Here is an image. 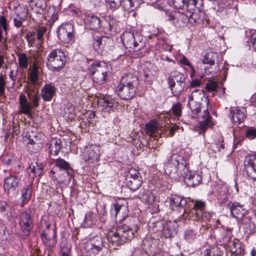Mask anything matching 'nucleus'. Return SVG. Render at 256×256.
<instances>
[{
	"mask_svg": "<svg viewBox=\"0 0 256 256\" xmlns=\"http://www.w3.org/2000/svg\"><path fill=\"white\" fill-rule=\"evenodd\" d=\"M164 171L175 180L183 177L185 184L188 186L194 187L202 180L200 174L188 170L186 160L178 154H172L168 158L164 164Z\"/></svg>",
	"mask_w": 256,
	"mask_h": 256,
	"instance_id": "obj_1",
	"label": "nucleus"
},
{
	"mask_svg": "<svg viewBox=\"0 0 256 256\" xmlns=\"http://www.w3.org/2000/svg\"><path fill=\"white\" fill-rule=\"evenodd\" d=\"M208 98L202 90H195L188 96V106L193 114H198L200 127L202 130L214 124L208 112Z\"/></svg>",
	"mask_w": 256,
	"mask_h": 256,
	"instance_id": "obj_2",
	"label": "nucleus"
},
{
	"mask_svg": "<svg viewBox=\"0 0 256 256\" xmlns=\"http://www.w3.org/2000/svg\"><path fill=\"white\" fill-rule=\"evenodd\" d=\"M140 221L136 218H131L128 225L124 224L118 226L115 231H110L108 233V242L113 246H118L132 240L134 233L139 228Z\"/></svg>",
	"mask_w": 256,
	"mask_h": 256,
	"instance_id": "obj_3",
	"label": "nucleus"
},
{
	"mask_svg": "<svg viewBox=\"0 0 256 256\" xmlns=\"http://www.w3.org/2000/svg\"><path fill=\"white\" fill-rule=\"evenodd\" d=\"M138 84V77L132 74H124L116 87L118 96L123 100H129L134 96Z\"/></svg>",
	"mask_w": 256,
	"mask_h": 256,
	"instance_id": "obj_4",
	"label": "nucleus"
},
{
	"mask_svg": "<svg viewBox=\"0 0 256 256\" xmlns=\"http://www.w3.org/2000/svg\"><path fill=\"white\" fill-rule=\"evenodd\" d=\"M196 0H190L188 2L186 14L180 12H176L174 14H169L168 19L173 21L174 24L178 28L186 26L189 22H196V18L194 17V11L196 10Z\"/></svg>",
	"mask_w": 256,
	"mask_h": 256,
	"instance_id": "obj_5",
	"label": "nucleus"
},
{
	"mask_svg": "<svg viewBox=\"0 0 256 256\" xmlns=\"http://www.w3.org/2000/svg\"><path fill=\"white\" fill-rule=\"evenodd\" d=\"M66 63V56L61 49H55L48 54L46 65L48 68L53 71H58L62 68Z\"/></svg>",
	"mask_w": 256,
	"mask_h": 256,
	"instance_id": "obj_6",
	"label": "nucleus"
},
{
	"mask_svg": "<svg viewBox=\"0 0 256 256\" xmlns=\"http://www.w3.org/2000/svg\"><path fill=\"white\" fill-rule=\"evenodd\" d=\"M179 126L174 124L170 129L165 128H158L157 124L154 122H150L146 125V132L149 136L156 138L158 135H164V136H172Z\"/></svg>",
	"mask_w": 256,
	"mask_h": 256,
	"instance_id": "obj_7",
	"label": "nucleus"
},
{
	"mask_svg": "<svg viewBox=\"0 0 256 256\" xmlns=\"http://www.w3.org/2000/svg\"><path fill=\"white\" fill-rule=\"evenodd\" d=\"M104 246V240L99 235L90 238L84 244V248L88 256H95L102 250Z\"/></svg>",
	"mask_w": 256,
	"mask_h": 256,
	"instance_id": "obj_8",
	"label": "nucleus"
},
{
	"mask_svg": "<svg viewBox=\"0 0 256 256\" xmlns=\"http://www.w3.org/2000/svg\"><path fill=\"white\" fill-rule=\"evenodd\" d=\"M83 156L85 162L90 166L96 164L98 162L100 156L99 146L96 144L86 146Z\"/></svg>",
	"mask_w": 256,
	"mask_h": 256,
	"instance_id": "obj_9",
	"label": "nucleus"
},
{
	"mask_svg": "<svg viewBox=\"0 0 256 256\" xmlns=\"http://www.w3.org/2000/svg\"><path fill=\"white\" fill-rule=\"evenodd\" d=\"M97 102L102 110L106 112H114L118 106V99L107 95L98 98Z\"/></svg>",
	"mask_w": 256,
	"mask_h": 256,
	"instance_id": "obj_10",
	"label": "nucleus"
},
{
	"mask_svg": "<svg viewBox=\"0 0 256 256\" xmlns=\"http://www.w3.org/2000/svg\"><path fill=\"white\" fill-rule=\"evenodd\" d=\"M73 26L70 24H62L58 29L59 39L66 44H70L74 42Z\"/></svg>",
	"mask_w": 256,
	"mask_h": 256,
	"instance_id": "obj_11",
	"label": "nucleus"
},
{
	"mask_svg": "<svg viewBox=\"0 0 256 256\" xmlns=\"http://www.w3.org/2000/svg\"><path fill=\"white\" fill-rule=\"evenodd\" d=\"M142 178L140 174L134 168H131L126 178L128 187L132 190L138 189L142 184Z\"/></svg>",
	"mask_w": 256,
	"mask_h": 256,
	"instance_id": "obj_12",
	"label": "nucleus"
},
{
	"mask_svg": "<svg viewBox=\"0 0 256 256\" xmlns=\"http://www.w3.org/2000/svg\"><path fill=\"white\" fill-rule=\"evenodd\" d=\"M182 110V106L180 103L174 104L171 110L164 114L162 116H160V118L164 120L166 124H172L173 122L178 120L179 117L181 116Z\"/></svg>",
	"mask_w": 256,
	"mask_h": 256,
	"instance_id": "obj_13",
	"label": "nucleus"
},
{
	"mask_svg": "<svg viewBox=\"0 0 256 256\" xmlns=\"http://www.w3.org/2000/svg\"><path fill=\"white\" fill-rule=\"evenodd\" d=\"M19 224L22 232L28 236L32 228V221L30 214L24 211L19 216Z\"/></svg>",
	"mask_w": 256,
	"mask_h": 256,
	"instance_id": "obj_14",
	"label": "nucleus"
},
{
	"mask_svg": "<svg viewBox=\"0 0 256 256\" xmlns=\"http://www.w3.org/2000/svg\"><path fill=\"white\" fill-rule=\"evenodd\" d=\"M50 224L47 225L46 229L41 234V238L45 246L48 247H53L56 242V228H53L52 230H50Z\"/></svg>",
	"mask_w": 256,
	"mask_h": 256,
	"instance_id": "obj_15",
	"label": "nucleus"
},
{
	"mask_svg": "<svg viewBox=\"0 0 256 256\" xmlns=\"http://www.w3.org/2000/svg\"><path fill=\"white\" fill-rule=\"evenodd\" d=\"M245 171L248 176L254 180H256V156H247L244 161Z\"/></svg>",
	"mask_w": 256,
	"mask_h": 256,
	"instance_id": "obj_16",
	"label": "nucleus"
},
{
	"mask_svg": "<svg viewBox=\"0 0 256 256\" xmlns=\"http://www.w3.org/2000/svg\"><path fill=\"white\" fill-rule=\"evenodd\" d=\"M231 215L237 219H241L246 215L248 210L243 204L238 202H230L228 204Z\"/></svg>",
	"mask_w": 256,
	"mask_h": 256,
	"instance_id": "obj_17",
	"label": "nucleus"
},
{
	"mask_svg": "<svg viewBox=\"0 0 256 256\" xmlns=\"http://www.w3.org/2000/svg\"><path fill=\"white\" fill-rule=\"evenodd\" d=\"M186 200L184 197L180 196H172L170 198V208L175 210H178L184 214L185 212V206L186 204Z\"/></svg>",
	"mask_w": 256,
	"mask_h": 256,
	"instance_id": "obj_18",
	"label": "nucleus"
},
{
	"mask_svg": "<svg viewBox=\"0 0 256 256\" xmlns=\"http://www.w3.org/2000/svg\"><path fill=\"white\" fill-rule=\"evenodd\" d=\"M121 40L123 44L126 48H130L134 50L140 48V47L138 48L139 44L134 36V34L130 32H124L121 36Z\"/></svg>",
	"mask_w": 256,
	"mask_h": 256,
	"instance_id": "obj_19",
	"label": "nucleus"
},
{
	"mask_svg": "<svg viewBox=\"0 0 256 256\" xmlns=\"http://www.w3.org/2000/svg\"><path fill=\"white\" fill-rule=\"evenodd\" d=\"M20 182V178L17 176L10 175L6 177L4 180V188L8 193L14 192L18 187Z\"/></svg>",
	"mask_w": 256,
	"mask_h": 256,
	"instance_id": "obj_20",
	"label": "nucleus"
},
{
	"mask_svg": "<svg viewBox=\"0 0 256 256\" xmlns=\"http://www.w3.org/2000/svg\"><path fill=\"white\" fill-rule=\"evenodd\" d=\"M246 110L244 108H234L230 110V117L232 122L235 125H238L244 122L246 118Z\"/></svg>",
	"mask_w": 256,
	"mask_h": 256,
	"instance_id": "obj_21",
	"label": "nucleus"
},
{
	"mask_svg": "<svg viewBox=\"0 0 256 256\" xmlns=\"http://www.w3.org/2000/svg\"><path fill=\"white\" fill-rule=\"evenodd\" d=\"M56 88L52 84H46L41 90V96L44 101L50 102L56 94Z\"/></svg>",
	"mask_w": 256,
	"mask_h": 256,
	"instance_id": "obj_22",
	"label": "nucleus"
},
{
	"mask_svg": "<svg viewBox=\"0 0 256 256\" xmlns=\"http://www.w3.org/2000/svg\"><path fill=\"white\" fill-rule=\"evenodd\" d=\"M216 188V196L218 201L222 205L226 202L228 200V188L226 184H222L221 185L218 184Z\"/></svg>",
	"mask_w": 256,
	"mask_h": 256,
	"instance_id": "obj_23",
	"label": "nucleus"
},
{
	"mask_svg": "<svg viewBox=\"0 0 256 256\" xmlns=\"http://www.w3.org/2000/svg\"><path fill=\"white\" fill-rule=\"evenodd\" d=\"M206 204L204 202L201 200H196L192 208V213L195 218L194 220H200L201 218H204V212L205 211Z\"/></svg>",
	"mask_w": 256,
	"mask_h": 256,
	"instance_id": "obj_24",
	"label": "nucleus"
},
{
	"mask_svg": "<svg viewBox=\"0 0 256 256\" xmlns=\"http://www.w3.org/2000/svg\"><path fill=\"white\" fill-rule=\"evenodd\" d=\"M88 71L90 74H94L95 72L108 73L109 68L106 62H98L91 64L88 68Z\"/></svg>",
	"mask_w": 256,
	"mask_h": 256,
	"instance_id": "obj_25",
	"label": "nucleus"
},
{
	"mask_svg": "<svg viewBox=\"0 0 256 256\" xmlns=\"http://www.w3.org/2000/svg\"><path fill=\"white\" fill-rule=\"evenodd\" d=\"M84 21L85 24L91 30H96L100 28V19L94 14H86Z\"/></svg>",
	"mask_w": 256,
	"mask_h": 256,
	"instance_id": "obj_26",
	"label": "nucleus"
},
{
	"mask_svg": "<svg viewBox=\"0 0 256 256\" xmlns=\"http://www.w3.org/2000/svg\"><path fill=\"white\" fill-rule=\"evenodd\" d=\"M19 103L20 106V112L25 114L28 116L32 115V106L28 102L26 96L21 94L19 97Z\"/></svg>",
	"mask_w": 256,
	"mask_h": 256,
	"instance_id": "obj_27",
	"label": "nucleus"
},
{
	"mask_svg": "<svg viewBox=\"0 0 256 256\" xmlns=\"http://www.w3.org/2000/svg\"><path fill=\"white\" fill-rule=\"evenodd\" d=\"M21 193V202L20 205L24 206L31 199L32 193V184H28L24 186L20 190Z\"/></svg>",
	"mask_w": 256,
	"mask_h": 256,
	"instance_id": "obj_28",
	"label": "nucleus"
},
{
	"mask_svg": "<svg viewBox=\"0 0 256 256\" xmlns=\"http://www.w3.org/2000/svg\"><path fill=\"white\" fill-rule=\"evenodd\" d=\"M42 164L37 162L31 164L27 168L28 176L32 178L42 174Z\"/></svg>",
	"mask_w": 256,
	"mask_h": 256,
	"instance_id": "obj_29",
	"label": "nucleus"
},
{
	"mask_svg": "<svg viewBox=\"0 0 256 256\" xmlns=\"http://www.w3.org/2000/svg\"><path fill=\"white\" fill-rule=\"evenodd\" d=\"M49 153L51 155L57 156L62 148V142L60 139L52 138L47 144Z\"/></svg>",
	"mask_w": 256,
	"mask_h": 256,
	"instance_id": "obj_30",
	"label": "nucleus"
},
{
	"mask_svg": "<svg viewBox=\"0 0 256 256\" xmlns=\"http://www.w3.org/2000/svg\"><path fill=\"white\" fill-rule=\"evenodd\" d=\"M178 224L175 222H167L164 227V233L166 237L171 238L176 234Z\"/></svg>",
	"mask_w": 256,
	"mask_h": 256,
	"instance_id": "obj_31",
	"label": "nucleus"
},
{
	"mask_svg": "<svg viewBox=\"0 0 256 256\" xmlns=\"http://www.w3.org/2000/svg\"><path fill=\"white\" fill-rule=\"evenodd\" d=\"M96 221V214L92 212L89 211L86 212L82 225L84 228H90L95 224Z\"/></svg>",
	"mask_w": 256,
	"mask_h": 256,
	"instance_id": "obj_32",
	"label": "nucleus"
},
{
	"mask_svg": "<svg viewBox=\"0 0 256 256\" xmlns=\"http://www.w3.org/2000/svg\"><path fill=\"white\" fill-rule=\"evenodd\" d=\"M75 116L74 107L70 104L66 105L64 108L63 117L67 120H72L75 117Z\"/></svg>",
	"mask_w": 256,
	"mask_h": 256,
	"instance_id": "obj_33",
	"label": "nucleus"
},
{
	"mask_svg": "<svg viewBox=\"0 0 256 256\" xmlns=\"http://www.w3.org/2000/svg\"><path fill=\"white\" fill-rule=\"evenodd\" d=\"M228 245L232 254L238 256L241 253V246L238 239L234 238L232 240L230 241Z\"/></svg>",
	"mask_w": 256,
	"mask_h": 256,
	"instance_id": "obj_34",
	"label": "nucleus"
},
{
	"mask_svg": "<svg viewBox=\"0 0 256 256\" xmlns=\"http://www.w3.org/2000/svg\"><path fill=\"white\" fill-rule=\"evenodd\" d=\"M28 76L34 84L37 82L38 79V66L36 63H34L30 68Z\"/></svg>",
	"mask_w": 256,
	"mask_h": 256,
	"instance_id": "obj_35",
	"label": "nucleus"
},
{
	"mask_svg": "<svg viewBox=\"0 0 256 256\" xmlns=\"http://www.w3.org/2000/svg\"><path fill=\"white\" fill-rule=\"evenodd\" d=\"M0 215L5 218H8L11 216L10 206L6 202L0 201Z\"/></svg>",
	"mask_w": 256,
	"mask_h": 256,
	"instance_id": "obj_36",
	"label": "nucleus"
},
{
	"mask_svg": "<svg viewBox=\"0 0 256 256\" xmlns=\"http://www.w3.org/2000/svg\"><path fill=\"white\" fill-rule=\"evenodd\" d=\"M140 198L142 202L148 204H152L155 200L154 196L148 190L144 191L141 194Z\"/></svg>",
	"mask_w": 256,
	"mask_h": 256,
	"instance_id": "obj_37",
	"label": "nucleus"
},
{
	"mask_svg": "<svg viewBox=\"0 0 256 256\" xmlns=\"http://www.w3.org/2000/svg\"><path fill=\"white\" fill-rule=\"evenodd\" d=\"M30 6L36 12H39L40 10H42L45 8L44 0H28Z\"/></svg>",
	"mask_w": 256,
	"mask_h": 256,
	"instance_id": "obj_38",
	"label": "nucleus"
},
{
	"mask_svg": "<svg viewBox=\"0 0 256 256\" xmlns=\"http://www.w3.org/2000/svg\"><path fill=\"white\" fill-rule=\"evenodd\" d=\"M90 74L93 76L94 81L100 84L106 82L108 80V73L95 72Z\"/></svg>",
	"mask_w": 256,
	"mask_h": 256,
	"instance_id": "obj_39",
	"label": "nucleus"
},
{
	"mask_svg": "<svg viewBox=\"0 0 256 256\" xmlns=\"http://www.w3.org/2000/svg\"><path fill=\"white\" fill-rule=\"evenodd\" d=\"M54 166L59 168L60 170H66L68 174V170L70 167V164L64 160L58 158L56 160Z\"/></svg>",
	"mask_w": 256,
	"mask_h": 256,
	"instance_id": "obj_40",
	"label": "nucleus"
},
{
	"mask_svg": "<svg viewBox=\"0 0 256 256\" xmlns=\"http://www.w3.org/2000/svg\"><path fill=\"white\" fill-rule=\"evenodd\" d=\"M18 62L19 66L22 69H26L28 66V57L24 53L18 54Z\"/></svg>",
	"mask_w": 256,
	"mask_h": 256,
	"instance_id": "obj_41",
	"label": "nucleus"
},
{
	"mask_svg": "<svg viewBox=\"0 0 256 256\" xmlns=\"http://www.w3.org/2000/svg\"><path fill=\"white\" fill-rule=\"evenodd\" d=\"M30 100L31 102L32 106L34 108H36L39 105V101L40 100V97L38 94V91H33L32 92H29L28 94Z\"/></svg>",
	"mask_w": 256,
	"mask_h": 256,
	"instance_id": "obj_42",
	"label": "nucleus"
},
{
	"mask_svg": "<svg viewBox=\"0 0 256 256\" xmlns=\"http://www.w3.org/2000/svg\"><path fill=\"white\" fill-rule=\"evenodd\" d=\"M197 232L191 228L186 229L184 233V238L188 242H193L196 238Z\"/></svg>",
	"mask_w": 256,
	"mask_h": 256,
	"instance_id": "obj_43",
	"label": "nucleus"
},
{
	"mask_svg": "<svg viewBox=\"0 0 256 256\" xmlns=\"http://www.w3.org/2000/svg\"><path fill=\"white\" fill-rule=\"evenodd\" d=\"M249 42L252 46L253 48L256 50V30H251L246 32Z\"/></svg>",
	"mask_w": 256,
	"mask_h": 256,
	"instance_id": "obj_44",
	"label": "nucleus"
},
{
	"mask_svg": "<svg viewBox=\"0 0 256 256\" xmlns=\"http://www.w3.org/2000/svg\"><path fill=\"white\" fill-rule=\"evenodd\" d=\"M124 205V201L122 202H117L116 204H112L111 206L110 209V214L112 216L116 217L120 212V208H121Z\"/></svg>",
	"mask_w": 256,
	"mask_h": 256,
	"instance_id": "obj_45",
	"label": "nucleus"
},
{
	"mask_svg": "<svg viewBox=\"0 0 256 256\" xmlns=\"http://www.w3.org/2000/svg\"><path fill=\"white\" fill-rule=\"evenodd\" d=\"M107 6L112 10L118 9L122 5V0H106Z\"/></svg>",
	"mask_w": 256,
	"mask_h": 256,
	"instance_id": "obj_46",
	"label": "nucleus"
},
{
	"mask_svg": "<svg viewBox=\"0 0 256 256\" xmlns=\"http://www.w3.org/2000/svg\"><path fill=\"white\" fill-rule=\"evenodd\" d=\"M184 80V78L182 77H180L179 80H176V84L174 88V90L172 91L174 94H178L182 92L185 85Z\"/></svg>",
	"mask_w": 256,
	"mask_h": 256,
	"instance_id": "obj_47",
	"label": "nucleus"
},
{
	"mask_svg": "<svg viewBox=\"0 0 256 256\" xmlns=\"http://www.w3.org/2000/svg\"><path fill=\"white\" fill-rule=\"evenodd\" d=\"M120 208V210L118 214V216L121 218L120 220H124L127 217L128 214V204L127 202L124 201L123 206Z\"/></svg>",
	"mask_w": 256,
	"mask_h": 256,
	"instance_id": "obj_48",
	"label": "nucleus"
},
{
	"mask_svg": "<svg viewBox=\"0 0 256 256\" xmlns=\"http://www.w3.org/2000/svg\"><path fill=\"white\" fill-rule=\"evenodd\" d=\"M214 54L212 52L206 53L204 56L202 62L213 66L214 64Z\"/></svg>",
	"mask_w": 256,
	"mask_h": 256,
	"instance_id": "obj_49",
	"label": "nucleus"
},
{
	"mask_svg": "<svg viewBox=\"0 0 256 256\" xmlns=\"http://www.w3.org/2000/svg\"><path fill=\"white\" fill-rule=\"evenodd\" d=\"M16 158L12 154H4L2 157V162L4 164L10 166L13 164Z\"/></svg>",
	"mask_w": 256,
	"mask_h": 256,
	"instance_id": "obj_50",
	"label": "nucleus"
},
{
	"mask_svg": "<svg viewBox=\"0 0 256 256\" xmlns=\"http://www.w3.org/2000/svg\"><path fill=\"white\" fill-rule=\"evenodd\" d=\"M219 70L220 67L218 64L214 66L210 65L209 66L205 68V73L208 75L211 74L212 76H214L219 71Z\"/></svg>",
	"mask_w": 256,
	"mask_h": 256,
	"instance_id": "obj_51",
	"label": "nucleus"
},
{
	"mask_svg": "<svg viewBox=\"0 0 256 256\" xmlns=\"http://www.w3.org/2000/svg\"><path fill=\"white\" fill-rule=\"evenodd\" d=\"M190 0H171V2L176 9H182L185 6L187 8Z\"/></svg>",
	"mask_w": 256,
	"mask_h": 256,
	"instance_id": "obj_52",
	"label": "nucleus"
},
{
	"mask_svg": "<svg viewBox=\"0 0 256 256\" xmlns=\"http://www.w3.org/2000/svg\"><path fill=\"white\" fill-rule=\"evenodd\" d=\"M126 10L132 11L135 10L133 4V0H123L122 1V5Z\"/></svg>",
	"mask_w": 256,
	"mask_h": 256,
	"instance_id": "obj_53",
	"label": "nucleus"
},
{
	"mask_svg": "<svg viewBox=\"0 0 256 256\" xmlns=\"http://www.w3.org/2000/svg\"><path fill=\"white\" fill-rule=\"evenodd\" d=\"M246 136L249 140L256 138V128L252 127L248 128L245 132Z\"/></svg>",
	"mask_w": 256,
	"mask_h": 256,
	"instance_id": "obj_54",
	"label": "nucleus"
},
{
	"mask_svg": "<svg viewBox=\"0 0 256 256\" xmlns=\"http://www.w3.org/2000/svg\"><path fill=\"white\" fill-rule=\"evenodd\" d=\"M210 148L212 150H213L214 152H220L223 153L225 151L224 144H223L222 143L212 144Z\"/></svg>",
	"mask_w": 256,
	"mask_h": 256,
	"instance_id": "obj_55",
	"label": "nucleus"
},
{
	"mask_svg": "<svg viewBox=\"0 0 256 256\" xmlns=\"http://www.w3.org/2000/svg\"><path fill=\"white\" fill-rule=\"evenodd\" d=\"M218 84L217 82L208 80L206 84V88L210 92H215L218 88Z\"/></svg>",
	"mask_w": 256,
	"mask_h": 256,
	"instance_id": "obj_56",
	"label": "nucleus"
},
{
	"mask_svg": "<svg viewBox=\"0 0 256 256\" xmlns=\"http://www.w3.org/2000/svg\"><path fill=\"white\" fill-rule=\"evenodd\" d=\"M86 114L88 115V118H86V122L90 126H94L96 124V119H95V114L93 112L90 111L86 113Z\"/></svg>",
	"mask_w": 256,
	"mask_h": 256,
	"instance_id": "obj_57",
	"label": "nucleus"
},
{
	"mask_svg": "<svg viewBox=\"0 0 256 256\" xmlns=\"http://www.w3.org/2000/svg\"><path fill=\"white\" fill-rule=\"evenodd\" d=\"M6 38H2V30L0 27V48L2 50H8V45L6 44Z\"/></svg>",
	"mask_w": 256,
	"mask_h": 256,
	"instance_id": "obj_58",
	"label": "nucleus"
},
{
	"mask_svg": "<svg viewBox=\"0 0 256 256\" xmlns=\"http://www.w3.org/2000/svg\"><path fill=\"white\" fill-rule=\"evenodd\" d=\"M180 62L184 66H188L190 68L192 71L190 76L191 77H193L194 76V68L192 66L190 63L188 61V60L185 57H182V58L180 60Z\"/></svg>",
	"mask_w": 256,
	"mask_h": 256,
	"instance_id": "obj_59",
	"label": "nucleus"
},
{
	"mask_svg": "<svg viewBox=\"0 0 256 256\" xmlns=\"http://www.w3.org/2000/svg\"><path fill=\"white\" fill-rule=\"evenodd\" d=\"M6 84V76H0V96L4 94Z\"/></svg>",
	"mask_w": 256,
	"mask_h": 256,
	"instance_id": "obj_60",
	"label": "nucleus"
},
{
	"mask_svg": "<svg viewBox=\"0 0 256 256\" xmlns=\"http://www.w3.org/2000/svg\"><path fill=\"white\" fill-rule=\"evenodd\" d=\"M215 247L210 246L206 248L204 252V256H218L215 254Z\"/></svg>",
	"mask_w": 256,
	"mask_h": 256,
	"instance_id": "obj_61",
	"label": "nucleus"
},
{
	"mask_svg": "<svg viewBox=\"0 0 256 256\" xmlns=\"http://www.w3.org/2000/svg\"><path fill=\"white\" fill-rule=\"evenodd\" d=\"M47 30V28L46 26H42L40 28L38 31L37 34V38L38 40L42 41L43 40L44 35L46 32Z\"/></svg>",
	"mask_w": 256,
	"mask_h": 256,
	"instance_id": "obj_62",
	"label": "nucleus"
},
{
	"mask_svg": "<svg viewBox=\"0 0 256 256\" xmlns=\"http://www.w3.org/2000/svg\"><path fill=\"white\" fill-rule=\"evenodd\" d=\"M176 80H178L176 76L170 77L168 78V82L172 91L174 90V88L176 86Z\"/></svg>",
	"mask_w": 256,
	"mask_h": 256,
	"instance_id": "obj_63",
	"label": "nucleus"
},
{
	"mask_svg": "<svg viewBox=\"0 0 256 256\" xmlns=\"http://www.w3.org/2000/svg\"><path fill=\"white\" fill-rule=\"evenodd\" d=\"M0 24L2 26V28L5 32L6 34H7L8 30V24L6 22V18L4 16H0Z\"/></svg>",
	"mask_w": 256,
	"mask_h": 256,
	"instance_id": "obj_64",
	"label": "nucleus"
}]
</instances>
